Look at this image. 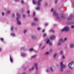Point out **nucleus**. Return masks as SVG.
I'll use <instances>...</instances> for the list:
<instances>
[{"label": "nucleus", "instance_id": "nucleus-62", "mask_svg": "<svg viewBox=\"0 0 74 74\" xmlns=\"http://www.w3.org/2000/svg\"><path fill=\"white\" fill-rule=\"evenodd\" d=\"M30 16V15H28V16Z\"/></svg>", "mask_w": 74, "mask_h": 74}, {"label": "nucleus", "instance_id": "nucleus-20", "mask_svg": "<svg viewBox=\"0 0 74 74\" xmlns=\"http://www.w3.org/2000/svg\"><path fill=\"white\" fill-rule=\"evenodd\" d=\"M17 24V25H21V22L19 21H18Z\"/></svg>", "mask_w": 74, "mask_h": 74}, {"label": "nucleus", "instance_id": "nucleus-9", "mask_svg": "<svg viewBox=\"0 0 74 74\" xmlns=\"http://www.w3.org/2000/svg\"><path fill=\"white\" fill-rule=\"evenodd\" d=\"M55 38V36H51L50 38L51 40H53V39H54V38Z\"/></svg>", "mask_w": 74, "mask_h": 74}, {"label": "nucleus", "instance_id": "nucleus-33", "mask_svg": "<svg viewBox=\"0 0 74 74\" xmlns=\"http://www.w3.org/2000/svg\"><path fill=\"white\" fill-rule=\"evenodd\" d=\"M58 0H56L55 2V4H56L57 3V2H58Z\"/></svg>", "mask_w": 74, "mask_h": 74}, {"label": "nucleus", "instance_id": "nucleus-12", "mask_svg": "<svg viewBox=\"0 0 74 74\" xmlns=\"http://www.w3.org/2000/svg\"><path fill=\"white\" fill-rule=\"evenodd\" d=\"M37 56V55H34L32 56V58H36Z\"/></svg>", "mask_w": 74, "mask_h": 74}, {"label": "nucleus", "instance_id": "nucleus-40", "mask_svg": "<svg viewBox=\"0 0 74 74\" xmlns=\"http://www.w3.org/2000/svg\"><path fill=\"white\" fill-rule=\"evenodd\" d=\"M23 17L24 18H25V14H23Z\"/></svg>", "mask_w": 74, "mask_h": 74}, {"label": "nucleus", "instance_id": "nucleus-31", "mask_svg": "<svg viewBox=\"0 0 74 74\" xmlns=\"http://www.w3.org/2000/svg\"><path fill=\"white\" fill-rule=\"evenodd\" d=\"M43 35H44V37H45V36H47V34H46V33H44L43 34Z\"/></svg>", "mask_w": 74, "mask_h": 74}, {"label": "nucleus", "instance_id": "nucleus-1", "mask_svg": "<svg viewBox=\"0 0 74 74\" xmlns=\"http://www.w3.org/2000/svg\"><path fill=\"white\" fill-rule=\"evenodd\" d=\"M60 71H62L63 70V69L66 68V65L64 64H63V62H62L60 63Z\"/></svg>", "mask_w": 74, "mask_h": 74}, {"label": "nucleus", "instance_id": "nucleus-39", "mask_svg": "<svg viewBox=\"0 0 74 74\" xmlns=\"http://www.w3.org/2000/svg\"><path fill=\"white\" fill-rule=\"evenodd\" d=\"M37 30H40V29H41V28H40L38 27L37 28Z\"/></svg>", "mask_w": 74, "mask_h": 74}, {"label": "nucleus", "instance_id": "nucleus-36", "mask_svg": "<svg viewBox=\"0 0 74 74\" xmlns=\"http://www.w3.org/2000/svg\"><path fill=\"white\" fill-rule=\"evenodd\" d=\"M49 54V52H47L45 53L46 55H48Z\"/></svg>", "mask_w": 74, "mask_h": 74}, {"label": "nucleus", "instance_id": "nucleus-28", "mask_svg": "<svg viewBox=\"0 0 74 74\" xmlns=\"http://www.w3.org/2000/svg\"><path fill=\"white\" fill-rule=\"evenodd\" d=\"M21 55V56H24L25 55V53H22Z\"/></svg>", "mask_w": 74, "mask_h": 74}, {"label": "nucleus", "instance_id": "nucleus-29", "mask_svg": "<svg viewBox=\"0 0 74 74\" xmlns=\"http://www.w3.org/2000/svg\"><path fill=\"white\" fill-rule=\"evenodd\" d=\"M32 38L33 39H35V38H36V36H32Z\"/></svg>", "mask_w": 74, "mask_h": 74}, {"label": "nucleus", "instance_id": "nucleus-17", "mask_svg": "<svg viewBox=\"0 0 74 74\" xmlns=\"http://www.w3.org/2000/svg\"><path fill=\"white\" fill-rule=\"evenodd\" d=\"M40 9V7L39 6H37L36 8V10H38Z\"/></svg>", "mask_w": 74, "mask_h": 74}, {"label": "nucleus", "instance_id": "nucleus-23", "mask_svg": "<svg viewBox=\"0 0 74 74\" xmlns=\"http://www.w3.org/2000/svg\"><path fill=\"white\" fill-rule=\"evenodd\" d=\"M32 26H35V25H36V24H35V23H32Z\"/></svg>", "mask_w": 74, "mask_h": 74}, {"label": "nucleus", "instance_id": "nucleus-38", "mask_svg": "<svg viewBox=\"0 0 74 74\" xmlns=\"http://www.w3.org/2000/svg\"><path fill=\"white\" fill-rule=\"evenodd\" d=\"M10 11H8L7 13V14H10Z\"/></svg>", "mask_w": 74, "mask_h": 74}, {"label": "nucleus", "instance_id": "nucleus-60", "mask_svg": "<svg viewBox=\"0 0 74 74\" xmlns=\"http://www.w3.org/2000/svg\"><path fill=\"white\" fill-rule=\"evenodd\" d=\"M23 74H25V73H23Z\"/></svg>", "mask_w": 74, "mask_h": 74}, {"label": "nucleus", "instance_id": "nucleus-55", "mask_svg": "<svg viewBox=\"0 0 74 74\" xmlns=\"http://www.w3.org/2000/svg\"><path fill=\"white\" fill-rule=\"evenodd\" d=\"M47 25H48V24L46 23L45 24V26H47Z\"/></svg>", "mask_w": 74, "mask_h": 74}, {"label": "nucleus", "instance_id": "nucleus-26", "mask_svg": "<svg viewBox=\"0 0 74 74\" xmlns=\"http://www.w3.org/2000/svg\"><path fill=\"white\" fill-rule=\"evenodd\" d=\"M1 41H2V42H3V41H4V40L3 39V38H1Z\"/></svg>", "mask_w": 74, "mask_h": 74}, {"label": "nucleus", "instance_id": "nucleus-49", "mask_svg": "<svg viewBox=\"0 0 74 74\" xmlns=\"http://www.w3.org/2000/svg\"><path fill=\"white\" fill-rule=\"evenodd\" d=\"M46 71H47V72H48L49 71V70H46Z\"/></svg>", "mask_w": 74, "mask_h": 74}, {"label": "nucleus", "instance_id": "nucleus-3", "mask_svg": "<svg viewBox=\"0 0 74 74\" xmlns=\"http://www.w3.org/2000/svg\"><path fill=\"white\" fill-rule=\"evenodd\" d=\"M69 30V28L68 27H65L63 29L61 30L62 32H67Z\"/></svg>", "mask_w": 74, "mask_h": 74}, {"label": "nucleus", "instance_id": "nucleus-35", "mask_svg": "<svg viewBox=\"0 0 74 74\" xmlns=\"http://www.w3.org/2000/svg\"><path fill=\"white\" fill-rule=\"evenodd\" d=\"M11 35L12 36H15V34L14 33H12L11 34Z\"/></svg>", "mask_w": 74, "mask_h": 74}, {"label": "nucleus", "instance_id": "nucleus-2", "mask_svg": "<svg viewBox=\"0 0 74 74\" xmlns=\"http://www.w3.org/2000/svg\"><path fill=\"white\" fill-rule=\"evenodd\" d=\"M67 40V38H64V40L62 39H60L59 40V42L58 43V45H61V43L60 42V41H61V42H63L64 41H66Z\"/></svg>", "mask_w": 74, "mask_h": 74}, {"label": "nucleus", "instance_id": "nucleus-51", "mask_svg": "<svg viewBox=\"0 0 74 74\" xmlns=\"http://www.w3.org/2000/svg\"><path fill=\"white\" fill-rule=\"evenodd\" d=\"M2 15H4V13L3 12L2 13Z\"/></svg>", "mask_w": 74, "mask_h": 74}, {"label": "nucleus", "instance_id": "nucleus-7", "mask_svg": "<svg viewBox=\"0 0 74 74\" xmlns=\"http://www.w3.org/2000/svg\"><path fill=\"white\" fill-rule=\"evenodd\" d=\"M53 15H55V16H58V13H56V12H54L53 13Z\"/></svg>", "mask_w": 74, "mask_h": 74}, {"label": "nucleus", "instance_id": "nucleus-61", "mask_svg": "<svg viewBox=\"0 0 74 74\" xmlns=\"http://www.w3.org/2000/svg\"><path fill=\"white\" fill-rule=\"evenodd\" d=\"M15 29H16H16H17V28H15Z\"/></svg>", "mask_w": 74, "mask_h": 74}, {"label": "nucleus", "instance_id": "nucleus-27", "mask_svg": "<svg viewBox=\"0 0 74 74\" xmlns=\"http://www.w3.org/2000/svg\"><path fill=\"white\" fill-rule=\"evenodd\" d=\"M14 29V27H12L11 28V30L12 31H13V29Z\"/></svg>", "mask_w": 74, "mask_h": 74}, {"label": "nucleus", "instance_id": "nucleus-11", "mask_svg": "<svg viewBox=\"0 0 74 74\" xmlns=\"http://www.w3.org/2000/svg\"><path fill=\"white\" fill-rule=\"evenodd\" d=\"M70 46L71 48H73L74 47V45L73 44H71Z\"/></svg>", "mask_w": 74, "mask_h": 74}, {"label": "nucleus", "instance_id": "nucleus-37", "mask_svg": "<svg viewBox=\"0 0 74 74\" xmlns=\"http://www.w3.org/2000/svg\"><path fill=\"white\" fill-rule=\"evenodd\" d=\"M49 45H52V42H49Z\"/></svg>", "mask_w": 74, "mask_h": 74}, {"label": "nucleus", "instance_id": "nucleus-34", "mask_svg": "<svg viewBox=\"0 0 74 74\" xmlns=\"http://www.w3.org/2000/svg\"><path fill=\"white\" fill-rule=\"evenodd\" d=\"M50 70H51V71H53V69H52V68H50Z\"/></svg>", "mask_w": 74, "mask_h": 74}, {"label": "nucleus", "instance_id": "nucleus-22", "mask_svg": "<svg viewBox=\"0 0 74 74\" xmlns=\"http://www.w3.org/2000/svg\"><path fill=\"white\" fill-rule=\"evenodd\" d=\"M67 19L68 21L69 20H71V16L69 17V18H68Z\"/></svg>", "mask_w": 74, "mask_h": 74}, {"label": "nucleus", "instance_id": "nucleus-4", "mask_svg": "<svg viewBox=\"0 0 74 74\" xmlns=\"http://www.w3.org/2000/svg\"><path fill=\"white\" fill-rule=\"evenodd\" d=\"M74 62L73 61H72L71 63H69L68 64V67L69 68V69H73V68L72 67H71V65L72 63H73Z\"/></svg>", "mask_w": 74, "mask_h": 74}, {"label": "nucleus", "instance_id": "nucleus-58", "mask_svg": "<svg viewBox=\"0 0 74 74\" xmlns=\"http://www.w3.org/2000/svg\"><path fill=\"white\" fill-rule=\"evenodd\" d=\"M21 50H22V49H23V48H22L21 49Z\"/></svg>", "mask_w": 74, "mask_h": 74}, {"label": "nucleus", "instance_id": "nucleus-43", "mask_svg": "<svg viewBox=\"0 0 74 74\" xmlns=\"http://www.w3.org/2000/svg\"><path fill=\"white\" fill-rule=\"evenodd\" d=\"M27 12L28 14L30 13V12H29V10H28Z\"/></svg>", "mask_w": 74, "mask_h": 74}, {"label": "nucleus", "instance_id": "nucleus-19", "mask_svg": "<svg viewBox=\"0 0 74 74\" xmlns=\"http://www.w3.org/2000/svg\"><path fill=\"white\" fill-rule=\"evenodd\" d=\"M33 4H36V1L34 0L33 1Z\"/></svg>", "mask_w": 74, "mask_h": 74}, {"label": "nucleus", "instance_id": "nucleus-46", "mask_svg": "<svg viewBox=\"0 0 74 74\" xmlns=\"http://www.w3.org/2000/svg\"><path fill=\"white\" fill-rule=\"evenodd\" d=\"M44 32H45V30L44 29V30H43L42 31V32L43 33H44Z\"/></svg>", "mask_w": 74, "mask_h": 74}, {"label": "nucleus", "instance_id": "nucleus-56", "mask_svg": "<svg viewBox=\"0 0 74 74\" xmlns=\"http://www.w3.org/2000/svg\"><path fill=\"white\" fill-rule=\"evenodd\" d=\"M19 0H16V1H19Z\"/></svg>", "mask_w": 74, "mask_h": 74}, {"label": "nucleus", "instance_id": "nucleus-16", "mask_svg": "<svg viewBox=\"0 0 74 74\" xmlns=\"http://www.w3.org/2000/svg\"><path fill=\"white\" fill-rule=\"evenodd\" d=\"M10 60L11 63H12V59L11 57H10Z\"/></svg>", "mask_w": 74, "mask_h": 74}, {"label": "nucleus", "instance_id": "nucleus-25", "mask_svg": "<svg viewBox=\"0 0 74 74\" xmlns=\"http://www.w3.org/2000/svg\"><path fill=\"white\" fill-rule=\"evenodd\" d=\"M57 55V53H55V54H54V55L53 56V58H55V57H56V56Z\"/></svg>", "mask_w": 74, "mask_h": 74}, {"label": "nucleus", "instance_id": "nucleus-41", "mask_svg": "<svg viewBox=\"0 0 74 74\" xmlns=\"http://www.w3.org/2000/svg\"><path fill=\"white\" fill-rule=\"evenodd\" d=\"M57 19H59V18H60L59 16H58L57 17V18H56Z\"/></svg>", "mask_w": 74, "mask_h": 74}, {"label": "nucleus", "instance_id": "nucleus-57", "mask_svg": "<svg viewBox=\"0 0 74 74\" xmlns=\"http://www.w3.org/2000/svg\"><path fill=\"white\" fill-rule=\"evenodd\" d=\"M1 48H0V52H1Z\"/></svg>", "mask_w": 74, "mask_h": 74}, {"label": "nucleus", "instance_id": "nucleus-47", "mask_svg": "<svg viewBox=\"0 0 74 74\" xmlns=\"http://www.w3.org/2000/svg\"><path fill=\"white\" fill-rule=\"evenodd\" d=\"M15 16V15L14 14H13L12 15V17H14V16Z\"/></svg>", "mask_w": 74, "mask_h": 74}, {"label": "nucleus", "instance_id": "nucleus-21", "mask_svg": "<svg viewBox=\"0 0 74 74\" xmlns=\"http://www.w3.org/2000/svg\"><path fill=\"white\" fill-rule=\"evenodd\" d=\"M49 41H50V40H49V39H48L47 41H46V43H47V44H48V43H49Z\"/></svg>", "mask_w": 74, "mask_h": 74}, {"label": "nucleus", "instance_id": "nucleus-24", "mask_svg": "<svg viewBox=\"0 0 74 74\" xmlns=\"http://www.w3.org/2000/svg\"><path fill=\"white\" fill-rule=\"evenodd\" d=\"M33 51V48H31L30 49L29 51Z\"/></svg>", "mask_w": 74, "mask_h": 74}, {"label": "nucleus", "instance_id": "nucleus-18", "mask_svg": "<svg viewBox=\"0 0 74 74\" xmlns=\"http://www.w3.org/2000/svg\"><path fill=\"white\" fill-rule=\"evenodd\" d=\"M34 66L36 67L38 66V64L37 63H35L34 64Z\"/></svg>", "mask_w": 74, "mask_h": 74}, {"label": "nucleus", "instance_id": "nucleus-10", "mask_svg": "<svg viewBox=\"0 0 74 74\" xmlns=\"http://www.w3.org/2000/svg\"><path fill=\"white\" fill-rule=\"evenodd\" d=\"M67 24H68L69 25H72V24H73V23H74V22H68L67 23Z\"/></svg>", "mask_w": 74, "mask_h": 74}, {"label": "nucleus", "instance_id": "nucleus-13", "mask_svg": "<svg viewBox=\"0 0 74 74\" xmlns=\"http://www.w3.org/2000/svg\"><path fill=\"white\" fill-rule=\"evenodd\" d=\"M34 70V67H32L31 69H29V71H32V70Z\"/></svg>", "mask_w": 74, "mask_h": 74}, {"label": "nucleus", "instance_id": "nucleus-48", "mask_svg": "<svg viewBox=\"0 0 74 74\" xmlns=\"http://www.w3.org/2000/svg\"><path fill=\"white\" fill-rule=\"evenodd\" d=\"M38 68L37 67H36V70H38Z\"/></svg>", "mask_w": 74, "mask_h": 74}, {"label": "nucleus", "instance_id": "nucleus-14", "mask_svg": "<svg viewBox=\"0 0 74 74\" xmlns=\"http://www.w3.org/2000/svg\"><path fill=\"white\" fill-rule=\"evenodd\" d=\"M49 32H52V33H54L55 31L53 29H51L49 31Z\"/></svg>", "mask_w": 74, "mask_h": 74}, {"label": "nucleus", "instance_id": "nucleus-15", "mask_svg": "<svg viewBox=\"0 0 74 74\" xmlns=\"http://www.w3.org/2000/svg\"><path fill=\"white\" fill-rule=\"evenodd\" d=\"M34 21H38V18H34Z\"/></svg>", "mask_w": 74, "mask_h": 74}, {"label": "nucleus", "instance_id": "nucleus-59", "mask_svg": "<svg viewBox=\"0 0 74 74\" xmlns=\"http://www.w3.org/2000/svg\"><path fill=\"white\" fill-rule=\"evenodd\" d=\"M50 52H52V50H50Z\"/></svg>", "mask_w": 74, "mask_h": 74}, {"label": "nucleus", "instance_id": "nucleus-42", "mask_svg": "<svg viewBox=\"0 0 74 74\" xmlns=\"http://www.w3.org/2000/svg\"><path fill=\"white\" fill-rule=\"evenodd\" d=\"M35 15V12H34L33 13V16H34Z\"/></svg>", "mask_w": 74, "mask_h": 74}, {"label": "nucleus", "instance_id": "nucleus-50", "mask_svg": "<svg viewBox=\"0 0 74 74\" xmlns=\"http://www.w3.org/2000/svg\"><path fill=\"white\" fill-rule=\"evenodd\" d=\"M47 3H46L45 4V6H47Z\"/></svg>", "mask_w": 74, "mask_h": 74}, {"label": "nucleus", "instance_id": "nucleus-45", "mask_svg": "<svg viewBox=\"0 0 74 74\" xmlns=\"http://www.w3.org/2000/svg\"><path fill=\"white\" fill-rule=\"evenodd\" d=\"M26 30H25L24 31V33H26Z\"/></svg>", "mask_w": 74, "mask_h": 74}, {"label": "nucleus", "instance_id": "nucleus-44", "mask_svg": "<svg viewBox=\"0 0 74 74\" xmlns=\"http://www.w3.org/2000/svg\"><path fill=\"white\" fill-rule=\"evenodd\" d=\"M71 28H74V26H73V25H72V26H71Z\"/></svg>", "mask_w": 74, "mask_h": 74}, {"label": "nucleus", "instance_id": "nucleus-6", "mask_svg": "<svg viewBox=\"0 0 74 74\" xmlns=\"http://www.w3.org/2000/svg\"><path fill=\"white\" fill-rule=\"evenodd\" d=\"M60 17H61L62 19L65 18V15L63 14H60Z\"/></svg>", "mask_w": 74, "mask_h": 74}, {"label": "nucleus", "instance_id": "nucleus-52", "mask_svg": "<svg viewBox=\"0 0 74 74\" xmlns=\"http://www.w3.org/2000/svg\"><path fill=\"white\" fill-rule=\"evenodd\" d=\"M62 58H63V59L64 58V56H63Z\"/></svg>", "mask_w": 74, "mask_h": 74}, {"label": "nucleus", "instance_id": "nucleus-54", "mask_svg": "<svg viewBox=\"0 0 74 74\" xmlns=\"http://www.w3.org/2000/svg\"><path fill=\"white\" fill-rule=\"evenodd\" d=\"M53 9H52L51 10V11H53Z\"/></svg>", "mask_w": 74, "mask_h": 74}, {"label": "nucleus", "instance_id": "nucleus-32", "mask_svg": "<svg viewBox=\"0 0 74 74\" xmlns=\"http://www.w3.org/2000/svg\"><path fill=\"white\" fill-rule=\"evenodd\" d=\"M21 3L22 4H23L24 3V1L23 0H22L21 1Z\"/></svg>", "mask_w": 74, "mask_h": 74}, {"label": "nucleus", "instance_id": "nucleus-8", "mask_svg": "<svg viewBox=\"0 0 74 74\" xmlns=\"http://www.w3.org/2000/svg\"><path fill=\"white\" fill-rule=\"evenodd\" d=\"M42 1V0H38L37 2L38 5H41V4L40 2V1Z\"/></svg>", "mask_w": 74, "mask_h": 74}, {"label": "nucleus", "instance_id": "nucleus-5", "mask_svg": "<svg viewBox=\"0 0 74 74\" xmlns=\"http://www.w3.org/2000/svg\"><path fill=\"white\" fill-rule=\"evenodd\" d=\"M16 15L17 16V18L16 19V20H18L19 19V18L21 17V16L18 13H17L16 14Z\"/></svg>", "mask_w": 74, "mask_h": 74}, {"label": "nucleus", "instance_id": "nucleus-30", "mask_svg": "<svg viewBox=\"0 0 74 74\" xmlns=\"http://www.w3.org/2000/svg\"><path fill=\"white\" fill-rule=\"evenodd\" d=\"M60 54H63V51H60Z\"/></svg>", "mask_w": 74, "mask_h": 74}, {"label": "nucleus", "instance_id": "nucleus-53", "mask_svg": "<svg viewBox=\"0 0 74 74\" xmlns=\"http://www.w3.org/2000/svg\"><path fill=\"white\" fill-rule=\"evenodd\" d=\"M41 45H42V44H41V43H40V45H39V46L40 47H41Z\"/></svg>", "mask_w": 74, "mask_h": 74}]
</instances>
